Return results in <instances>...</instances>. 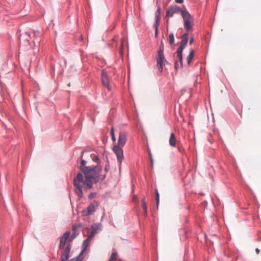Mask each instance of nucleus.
<instances>
[{
    "instance_id": "obj_1",
    "label": "nucleus",
    "mask_w": 261,
    "mask_h": 261,
    "mask_svg": "<svg viewBox=\"0 0 261 261\" xmlns=\"http://www.w3.org/2000/svg\"><path fill=\"white\" fill-rule=\"evenodd\" d=\"M102 167L100 164L90 166L86 168L83 172H79L74 178L73 184L76 188V194L79 199L83 197V190H88L93 187V185L103 181L106 174H101Z\"/></svg>"
},
{
    "instance_id": "obj_2",
    "label": "nucleus",
    "mask_w": 261,
    "mask_h": 261,
    "mask_svg": "<svg viewBox=\"0 0 261 261\" xmlns=\"http://www.w3.org/2000/svg\"><path fill=\"white\" fill-rule=\"evenodd\" d=\"M26 36V41L28 44H30L29 38L33 39V42L35 46H37L40 45L41 39V33L38 30H33L32 32H25L23 35H21L19 40L20 42H21V39L24 36Z\"/></svg>"
},
{
    "instance_id": "obj_3",
    "label": "nucleus",
    "mask_w": 261,
    "mask_h": 261,
    "mask_svg": "<svg viewBox=\"0 0 261 261\" xmlns=\"http://www.w3.org/2000/svg\"><path fill=\"white\" fill-rule=\"evenodd\" d=\"M181 16L184 19L185 29L188 31L191 30L193 27L192 22L193 21V19L191 15L187 10H185L181 12Z\"/></svg>"
},
{
    "instance_id": "obj_4",
    "label": "nucleus",
    "mask_w": 261,
    "mask_h": 261,
    "mask_svg": "<svg viewBox=\"0 0 261 261\" xmlns=\"http://www.w3.org/2000/svg\"><path fill=\"white\" fill-rule=\"evenodd\" d=\"M99 205V203L97 201L93 200L90 203L86 210L82 211V215L86 217L92 215L96 211Z\"/></svg>"
},
{
    "instance_id": "obj_5",
    "label": "nucleus",
    "mask_w": 261,
    "mask_h": 261,
    "mask_svg": "<svg viewBox=\"0 0 261 261\" xmlns=\"http://www.w3.org/2000/svg\"><path fill=\"white\" fill-rule=\"evenodd\" d=\"M156 67L160 72L163 70L164 66L168 64L166 60L164 53H157L156 57Z\"/></svg>"
},
{
    "instance_id": "obj_6",
    "label": "nucleus",
    "mask_w": 261,
    "mask_h": 261,
    "mask_svg": "<svg viewBox=\"0 0 261 261\" xmlns=\"http://www.w3.org/2000/svg\"><path fill=\"white\" fill-rule=\"evenodd\" d=\"M92 239L91 238H90V237L88 236L87 238L85 239L83 243L82 247L83 248L79 255L76 257V258H72L69 261H82L83 257L81 256L86 251L87 248L89 247Z\"/></svg>"
},
{
    "instance_id": "obj_7",
    "label": "nucleus",
    "mask_w": 261,
    "mask_h": 261,
    "mask_svg": "<svg viewBox=\"0 0 261 261\" xmlns=\"http://www.w3.org/2000/svg\"><path fill=\"white\" fill-rule=\"evenodd\" d=\"M101 83L103 87L107 88L109 91L111 90V87L110 85V79L105 70L103 69L101 72Z\"/></svg>"
},
{
    "instance_id": "obj_8",
    "label": "nucleus",
    "mask_w": 261,
    "mask_h": 261,
    "mask_svg": "<svg viewBox=\"0 0 261 261\" xmlns=\"http://www.w3.org/2000/svg\"><path fill=\"white\" fill-rule=\"evenodd\" d=\"M101 229V225L100 223H94L90 227L88 228L90 232L89 237L93 239L94 236L97 234Z\"/></svg>"
},
{
    "instance_id": "obj_9",
    "label": "nucleus",
    "mask_w": 261,
    "mask_h": 261,
    "mask_svg": "<svg viewBox=\"0 0 261 261\" xmlns=\"http://www.w3.org/2000/svg\"><path fill=\"white\" fill-rule=\"evenodd\" d=\"M113 150L117 157L118 161L120 163H121L124 159L123 152L122 147H120L119 145H114Z\"/></svg>"
},
{
    "instance_id": "obj_10",
    "label": "nucleus",
    "mask_w": 261,
    "mask_h": 261,
    "mask_svg": "<svg viewBox=\"0 0 261 261\" xmlns=\"http://www.w3.org/2000/svg\"><path fill=\"white\" fill-rule=\"evenodd\" d=\"M183 10H181L178 6L176 5L172 6L170 7L167 11L166 13V17H172L173 16L174 14L180 13L181 14V12Z\"/></svg>"
},
{
    "instance_id": "obj_11",
    "label": "nucleus",
    "mask_w": 261,
    "mask_h": 261,
    "mask_svg": "<svg viewBox=\"0 0 261 261\" xmlns=\"http://www.w3.org/2000/svg\"><path fill=\"white\" fill-rule=\"evenodd\" d=\"M70 235V232L69 231H66L60 238V243L59 246V249L60 250H63L64 249L66 241L69 238Z\"/></svg>"
},
{
    "instance_id": "obj_12",
    "label": "nucleus",
    "mask_w": 261,
    "mask_h": 261,
    "mask_svg": "<svg viewBox=\"0 0 261 261\" xmlns=\"http://www.w3.org/2000/svg\"><path fill=\"white\" fill-rule=\"evenodd\" d=\"M71 249V245L68 244L63 249V252L61 255V261H67L69 258V253Z\"/></svg>"
},
{
    "instance_id": "obj_13",
    "label": "nucleus",
    "mask_w": 261,
    "mask_h": 261,
    "mask_svg": "<svg viewBox=\"0 0 261 261\" xmlns=\"http://www.w3.org/2000/svg\"><path fill=\"white\" fill-rule=\"evenodd\" d=\"M127 140L126 134L125 132H120L119 133L118 143L116 145H119L120 147L124 146Z\"/></svg>"
},
{
    "instance_id": "obj_14",
    "label": "nucleus",
    "mask_w": 261,
    "mask_h": 261,
    "mask_svg": "<svg viewBox=\"0 0 261 261\" xmlns=\"http://www.w3.org/2000/svg\"><path fill=\"white\" fill-rule=\"evenodd\" d=\"M84 153V151H83L82 153V154L81 155V157H80L81 159V162H80L81 165L79 167V169L81 172H83L84 170L85 169H86V168H88L89 166H86L87 162L85 160L82 159Z\"/></svg>"
},
{
    "instance_id": "obj_15",
    "label": "nucleus",
    "mask_w": 261,
    "mask_h": 261,
    "mask_svg": "<svg viewBox=\"0 0 261 261\" xmlns=\"http://www.w3.org/2000/svg\"><path fill=\"white\" fill-rule=\"evenodd\" d=\"M169 144L170 146L172 147L176 146V138L175 135L173 133L170 134V138H169Z\"/></svg>"
},
{
    "instance_id": "obj_16",
    "label": "nucleus",
    "mask_w": 261,
    "mask_h": 261,
    "mask_svg": "<svg viewBox=\"0 0 261 261\" xmlns=\"http://www.w3.org/2000/svg\"><path fill=\"white\" fill-rule=\"evenodd\" d=\"M194 55V50L193 49H191L190 51L189 55L188 56V57L187 58V63L188 65H190V63H191L192 60L193 58Z\"/></svg>"
},
{
    "instance_id": "obj_17",
    "label": "nucleus",
    "mask_w": 261,
    "mask_h": 261,
    "mask_svg": "<svg viewBox=\"0 0 261 261\" xmlns=\"http://www.w3.org/2000/svg\"><path fill=\"white\" fill-rule=\"evenodd\" d=\"M168 40L170 45H172L174 43L175 39L173 33H170L168 38Z\"/></svg>"
},
{
    "instance_id": "obj_18",
    "label": "nucleus",
    "mask_w": 261,
    "mask_h": 261,
    "mask_svg": "<svg viewBox=\"0 0 261 261\" xmlns=\"http://www.w3.org/2000/svg\"><path fill=\"white\" fill-rule=\"evenodd\" d=\"M186 46L180 44V45H179V46L178 47V48H177V50H176V54L177 55H182V51L184 50V49L185 48Z\"/></svg>"
},
{
    "instance_id": "obj_19",
    "label": "nucleus",
    "mask_w": 261,
    "mask_h": 261,
    "mask_svg": "<svg viewBox=\"0 0 261 261\" xmlns=\"http://www.w3.org/2000/svg\"><path fill=\"white\" fill-rule=\"evenodd\" d=\"M186 46L180 44V45H179V46L178 47V48H177V50H176V54L177 55H182V51L184 50V49L185 48Z\"/></svg>"
},
{
    "instance_id": "obj_20",
    "label": "nucleus",
    "mask_w": 261,
    "mask_h": 261,
    "mask_svg": "<svg viewBox=\"0 0 261 261\" xmlns=\"http://www.w3.org/2000/svg\"><path fill=\"white\" fill-rule=\"evenodd\" d=\"M117 252L116 251L113 252L109 261H115L117 258Z\"/></svg>"
},
{
    "instance_id": "obj_21",
    "label": "nucleus",
    "mask_w": 261,
    "mask_h": 261,
    "mask_svg": "<svg viewBox=\"0 0 261 261\" xmlns=\"http://www.w3.org/2000/svg\"><path fill=\"white\" fill-rule=\"evenodd\" d=\"M155 199L156 203V206L158 207L159 203H160V195L158 192V189H156L155 191Z\"/></svg>"
},
{
    "instance_id": "obj_22",
    "label": "nucleus",
    "mask_w": 261,
    "mask_h": 261,
    "mask_svg": "<svg viewBox=\"0 0 261 261\" xmlns=\"http://www.w3.org/2000/svg\"><path fill=\"white\" fill-rule=\"evenodd\" d=\"M160 19L155 18V22L153 24V28L154 30H159V27L160 25Z\"/></svg>"
},
{
    "instance_id": "obj_23",
    "label": "nucleus",
    "mask_w": 261,
    "mask_h": 261,
    "mask_svg": "<svg viewBox=\"0 0 261 261\" xmlns=\"http://www.w3.org/2000/svg\"><path fill=\"white\" fill-rule=\"evenodd\" d=\"M164 43L163 41H161V45L159 48V49H158L157 50V53H164Z\"/></svg>"
},
{
    "instance_id": "obj_24",
    "label": "nucleus",
    "mask_w": 261,
    "mask_h": 261,
    "mask_svg": "<svg viewBox=\"0 0 261 261\" xmlns=\"http://www.w3.org/2000/svg\"><path fill=\"white\" fill-rule=\"evenodd\" d=\"M110 134H111V137H112V140L113 142H115L116 141V137H115V134H114V127H112L111 128V130H110Z\"/></svg>"
},
{
    "instance_id": "obj_25",
    "label": "nucleus",
    "mask_w": 261,
    "mask_h": 261,
    "mask_svg": "<svg viewBox=\"0 0 261 261\" xmlns=\"http://www.w3.org/2000/svg\"><path fill=\"white\" fill-rule=\"evenodd\" d=\"M155 18L160 19L161 15V8L160 7H158L157 10L155 12Z\"/></svg>"
},
{
    "instance_id": "obj_26",
    "label": "nucleus",
    "mask_w": 261,
    "mask_h": 261,
    "mask_svg": "<svg viewBox=\"0 0 261 261\" xmlns=\"http://www.w3.org/2000/svg\"><path fill=\"white\" fill-rule=\"evenodd\" d=\"M178 58L179 62H180V66L182 67V55H177Z\"/></svg>"
},
{
    "instance_id": "obj_27",
    "label": "nucleus",
    "mask_w": 261,
    "mask_h": 261,
    "mask_svg": "<svg viewBox=\"0 0 261 261\" xmlns=\"http://www.w3.org/2000/svg\"><path fill=\"white\" fill-rule=\"evenodd\" d=\"M188 38H181V42L180 44H181L185 46H186L187 44L188 43Z\"/></svg>"
},
{
    "instance_id": "obj_28",
    "label": "nucleus",
    "mask_w": 261,
    "mask_h": 261,
    "mask_svg": "<svg viewBox=\"0 0 261 261\" xmlns=\"http://www.w3.org/2000/svg\"><path fill=\"white\" fill-rule=\"evenodd\" d=\"M92 161L95 162V163H99V158L97 155H94L93 158H92Z\"/></svg>"
},
{
    "instance_id": "obj_29",
    "label": "nucleus",
    "mask_w": 261,
    "mask_h": 261,
    "mask_svg": "<svg viewBox=\"0 0 261 261\" xmlns=\"http://www.w3.org/2000/svg\"><path fill=\"white\" fill-rule=\"evenodd\" d=\"M95 196H96V193H95V192L90 193L88 195V198H89V199H91L93 198L94 197H95Z\"/></svg>"
},
{
    "instance_id": "obj_30",
    "label": "nucleus",
    "mask_w": 261,
    "mask_h": 261,
    "mask_svg": "<svg viewBox=\"0 0 261 261\" xmlns=\"http://www.w3.org/2000/svg\"><path fill=\"white\" fill-rule=\"evenodd\" d=\"M110 169L109 164H107L105 166V171L106 172H108Z\"/></svg>"
},
{
    "instance_id": "obj_31",
    "label": "nucleus",
    "mask_w": 261,
    "mask_h": 261,
    "mask_svg": "<svg viewBox=\"0 0 261 261\" xmlns=\"http://www.w3.org/2000/svg\"><path fill=\"white\" fill-rule=\"evenodd\" d=\"M142 207H143V209H146L147 208V205H146V202H145V198L142 199Z\"/></svg>"
},
{
    "instance_id": "obj_32",
    "label": "nucleus",
    "mask_w": 261,
    "mask_h": 261,
    "mask_svg": "<svg viewBox=\"0 0 261 261\" xmlns=\"http://www.w3.org/2000/svg\"><path fill=\"white\" fill-rule=\"evenodd\" d=\"M174 68L176 70H177L179 68V66L178 61H175L174 63Z\"/></svg>"
},
{
    "instance_id": "obj_33",
    "label": "nucleus",
    "mask_w": 261,
    "mask_h": 261,
    "mask_svg": "<svg viewBox=\"0 0 261 261\" xmlns=\"http://www.w3.org/2000/svg\"><path fill=\"white\" fill-rule=\"evenodd\" d=\"M159 36V30H155L154 32V37L155 38H158Z\"/></svg>"
},
{
    "instance_id": "obj_34",
    "label": "nucleus",
    "mask_w": 261,
    "mask_h": 261,
    "mask_svg": "<svg viewBox=\"0 0 261 261\" xmlns=\"http://www.w3.org/2000/svg\"><path fill=\"white\" fill-rule=\"evenodd\" d=\"M188 33H185V34H184L182 36H181V38H188Z\"/></svg>"
},
{
    "instance_id": "obj_35",
    "label": "nucleus",
    "mask_w": 261,
    "mask_h": 261,
    "mask_svg": "<svg viewBox=\"0 0 261 261\" xmlns=\"http://www.w3.org/2000/svg\"><path fill=\"white\" fill-rule=\"evenodd\" d=\"M194 41V38L193 37H192L190 38V41H189L190 44H192L193 43Z\"/></svg>"
},
{
    "instance_id": "obj_36",
    "label": "nucleus",
    "mask_w": 261,
    "mask_h": 261,
    "mask_svg": "<svg viewBox=\"0 0 261 261\" xmlns=\"http://www.w3.org/2000/svg\"><path fill=\"white\" fill-rule=\"evenodd\" d=\"M176 3L181 4L184 2V0H175Z\"/></svg>"
},
{
    "instance_id": "obj_37",
    "label": "nucleus",
    "mask_w": 261,
    "mask_h": 261,
    "mask_svg": "<svg viewBox=\"0 0 261 261\" xmlns=\"http://www.w3.org/2000/svg\"><path fill=\"white\" fill-rule=\"evenodd\" d=\"M76 228H77V225H73L72 226V229L73 231H75V229H76Z\"/></svg>"
},
{
    "instance_id": "obj_38",
    "label": "nucleus",
    "mask_w": 261,
    "mask_h": 261,
    "mask_svg": "<svg viewBox=\"0 0 261 261\" xmlns=\"http://www.w3.org/2000/svg\"><path fill=\"white\" fill-rule=\"evenodd\" d=\"M76 234L75 233H73V234H72L71 237L72 239H74L76 237Z\"/></svg>"
},
{
    "instance_id": "obj_39",
    "label": "nucleus",
    "mask_w": 261,
    "mask_h": 261,
    "mask_svg": "<svg viewBox=\"0 0 261 261\" xmlns=\"http://www.w3.org/2000/svg\"><path fill=\"white\" fill-rule=\"evenodd\" d=\"M255 252L258 254L260 252V250L258 248H256L255 249Z\"/></svg>"
},
{
    "instance_id": "obj_40",
    "label": "nucleus",
    "mask_w": 261,
    "mask_h": 261,
    "mask_svg": "<svg viewBox=\"0 0 261 261\" xmlns=\"http://www.w3.org/2000/svg\"><path fill=\"white\" fill-rule=\"evenodd\" d=\"M149 156L150 159H151V158H152V155L150 151H149Z\"/></svg>"
},
{
    "instance_id": "obj_41",
    "label": "nucleus",
    "mask_w": 261,
    "mask_h": 261,
    "mask_svg": "<svg viewBox=\"0 0 261 261\" xmlns=\"http://www.w3.org/2000/svg\"><path fill=\"white\" fill-rule=\"evenodd\" d=\"M150 162H151V165L153 166V158H151V159H150Z\"/></svg>"
},
{
    "instance_id": "obj_42",
    "label": "nucleus",
    "mask_w": 261,
    "mask_h": 261,
    "mask_svg": "<svg viewBox=\"0 0 261 261\" xmlns=\"http://www.w3.org/2000/svg\"><path fill=\"white\" fill-rule=\"evenodd\" d=\"M143 211L145 215H147V208L146 209H143Z\"/></svg>"
},
{
    "instance_id": "obj_43",
    "label": "nucleus",
    "mask_w": 261,
    "mask_h": 261,
    "mask_svg": "<svg viewBox=\"0 0 261 261\" xmlns=\"http://www.w3.org/2000/svg\"><path fill=\"white\" fill-rule=\"evenodd\" d=\"M79 40L80 41H82L83 40V37L82 35H81V36L79 38Z\"/></svg>"
},
{
    "instance_id": "obj_44",
    "label": "nucleus",
    "mask_w": 261,
    "mask_h": 261,
    "mask_svg": "<svg viewBox=\"0 0 261 261\" xmlns=\"http://www.w3.org/2000/svg\"><path fill=\"white\" fill-rule=\"evenodd\" d=\"M212 237H214V238H215L216 239H218V236L216 234L212 235Z\"/></svg>"
},
{
    "instance_id": "obj_45",
    "label": "nucleus",
    "mask_w": 261,
    "mask_h": 261,
    "mask_svg": "<svg viewBox=\"0 0 261 261\" xmlns=\"http://www.w3.org/2000/svg\"><path fill=\"white\" fill-rule=\"evenodd\" d=\"M123 39H121V47H122V48L123 47Z\"/></svg>"
},
{
    "instance_id": "obj_46",
    "label": "nucleus",
    "mask_w": 261,
    "mask_h": 261,
    "mask_svg": "<svg viewBox=\"0 0 261 261\" xmlns=\"http://www.w3.org/2000/svg\"><path fill=\"white\" fill-rule=\"evenodd\" d=\"M178 149L180 151V150L179 147L178 148Z\"/></svg>"
}]
</instances>
